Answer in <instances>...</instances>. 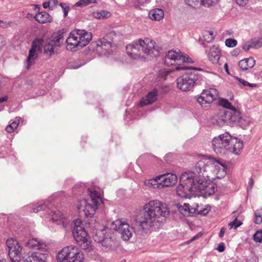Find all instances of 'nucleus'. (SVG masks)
<instances>
[{"label": "nucleus", "mask_w": 262, "mask_h": 262, "mask_svg": "<svg viewBox=\"0 0 262 262\" xmlns=\"http://www.w3.org/2000/svg\"><path fill=\"white\" fill-rule=\"evenodd\" d=\"M253 240L259 243H262V230L257 231L253 235Z\"/></svg>", "instance_id": "37998d69"}, {"label": "nucleus", "mask_w": 262, "mask_h": 262, "mask_svg": "<svg viewBox=\"0 0 262 262\" xmlns=\"http://www.w3.org/2000/svg\"><path fill=\"white\" fill-rule=\"evenodd\" d=\"M247 86H249L250 87L254 88V87H256V84H255V83H250L249 82V84H247Z\"/></svg>", "instance_id": "338daca9"}, {"label": "nucleus", "mask_w": 262, "mask_h": 262, "mask_svg": "<svg viewBox=\"0 0 262 262\" xmlns=\"http://www.w3.org/2000/svg\"><path fill=\"white\" fill-rule=\"evenodd\" d=\"M58 262H83V252L78 247L73 245L63 248L57 255Z\"/></svg>", "instance_id": "1a4fd4ad"}, {"label": "nucleus", "mask_w": 262, "mask_h": 262, "mask_svg": "<svg viewBox=\"0 0 262 262\" xmlns=\"http://www.w3.org/2000/svg\"><path fill=\"white\" fill-rule=\"evenodd\" d=\"M47 254L39 252H34L25 259V262H47Z\"/></svg>", "instance_id": "b1692460"}, {"label": "nucleus", "mask_w": 262, "mask_h": 262, "mask_svg": "<svg viewBox=\"0 0 262 262\" xmlns=\"http://www.w3.org/2000/svg\"><path fill=\"white\" fill-rule=\"evenodd\" d=\"M216 249L219 251V252H223L224 250H225V247H224V245L223 243H221L220 244Z\"/></svg>", "instance_id": "864d4df0"}, {"label": "nucleus", "mask_w": 262, "mask_h": 262, "mask_svg": "<svg viewBox=\"0 0 262 262\" xmlns=\"http://www.w3.org/2000/svg\"><path fill=\"white\" fill-rule=\"evenodd\" d=\"M7 100H8L7 96H5L4 97H2L0 98V103L4 102V101H7Z\"/></svg>", "instance_id": "680f3d73"}, {"label": "nucleus", "mask_w": 262, "mask_h": 262, "mask_svg": "<svg viewBox=\"0 0 262 262\" xmlns=\"http://www.w3.org/2000/svg\"><path fill=\"white\" fill-rule=\"evenodd\" d=\"M158 91L155 89L149 92L146 97L143 98L140 102L141 106L151 104L157 100Z\"/></svg>", "instance_id": "5701e85b"}, {"label": "nucleus", "mask_w": 262, "mask_h": 262, "mask_svg": "<svg viewBox=\"0 0 262 262\" xmlns=\"http://www.w3.org/2000/svg\"><path fill=\"white\" fill-rule=\"evenodd\" d=\"M5 45V42L4 40V38L0 36V49L3 47Z\"/></svg>", "instance_id": "4d7b16f0"}, {"label": "nucleus", "mask_w": 262, "mask_h": 262, "mask_svg": "<svg viewBox=\"0 0 262 262\" xmlns=\"http://www.w3.org/2000/svg\"><path fill=\"white\" fill-rule=\"evenodd\" d=\"M73 234L76 243L80 247L87 251L92 249L90 237L85 231L83 223L80 219H76L74 221Z\"/></svg>", "instance_id": "6e6552de"}, {"label": "nucleus", "mask_w": 262, "mask_h": 262, "mask_svg": "<svg viewBox=\"0 0 262 262\" xmlns=\"http://www.w3.org/2000/svg\"><path fill=\"white\" fill-rule=\"evenodd\" d=\"M93 16L97 19H104L111 16V14L110 12L105 10L100 11H95L93 13Z\"/></svg>", "instance_id": "473e14b6"}, {"label": "nucleus", "mask_w": 262, "mask_h": 262, "mask_svg": "<svg viewBox=\"0 0 262 262\" xmlns=\"http://www.w3.org/2000/svg\"><path fill=\"white\" fill-rule=\"evenodd\" d=\"M254 222L256 224H260L262 223V212L256 211L254 213Z\"/></svg>", "instance_id": "a18cd8bd"}, {"label": "nucleus", "mask_w": 262, "mask_h": 262, "mask_svg": "<svg viewBox=\"0 0 262 262\" xmlns=\"http://www.w3.org/2000/svg\"><path fill=\"white\" fill-rule=\"evenodd\" d=\"M157 179H160L162 188L171 186L174 185L178 180V177L175 174L169 173L158 176Z\"/></svg>", "instance_id": "412c9836"}, {"label": "nucleus", "mask_w": 262, "mask_h": 262, "mask_svg": "<svg viewBox=\"0 0 262 262\" xmlns=\"http://www.w3.org/2000/svg\"><path fill=\"white\" fill-rule=\"evenodd\" d=\"M202 0H185L186 4L192 7H198L202 5Z\"/></svg>", "instance_id": "4c0bfd02"}, {"label": "nucleus", "mask_w": 262, "mask_h": 262, "mask_svg": "<svg viewBox=\"0 0 262 262\" xmlns=\"http://www.w3.org/2000/svg\"><path fill=\"white\" fill-rule=\"evenodd\" d=\"M10 25V23L0 20V27L3 28H6Z\"/></svg>", "instance_id": "5fc2aeb1"}, {"label": "nucleus", "mask_w": 262, "mask_h": 262, "mask_svg": "<svg viewBox=\"0 0 262 262\" xmlns=\"http://www.w3.org/2000/svg\"><path fill=\"white\" fill-rule=\"evenodd\" d=\"M251 48H252V46L250 40L245 42L243 46V49L245 51H248Z\"/></svg>", "instance_id": "09e8293b"}, {"label": "nucleus", "mask_w": 262, "mask_h": 262, "mask_svg": "<svg viewBox=\"0 0 262 262\" xmlns=\"http://www.w3.org/2000/svg\"><path fill=\"white\" fill-rule=\"evenodd\" d=\"M92 38L90 32L84 30L75 29L72 31L66 40L67 49L75 51L86 46Z\"/></svg>", "instance_id": "39448f33"}, {"label": "nucleus", "mask_w": 262, "mask_h": 262, "mask_svg": "<svg viewBox=\"0 0 262 262\" xmlns=\"http://www.w3.org/2000/svg\"><path fill=\"white\" fill-rule=\"evenodd\" d=\"M225 232V228L224 227H222L221 229V230H220V232L219 233V237L220 238H222L224 235Z\"/></svg>", "instance_id": "6e6d98bb"}, {"label": "nucleus", "mask_w": 262, "mask_h": 262, "mask_svg": "<svg viewBox=\"0 0 262 262\" xmlns=\"http://www.w3.org/2000/svg\"><path fill=\"white\" fill-rule=\"evenodd\" d=\"M144 184L145 186L151 188L156 189L162 188L160 179H157V177L153 179L145 180L144 181Z\"/></svg>", "instance_id": "c756f323"}, {"label": "nucleus", "mask_w": 262, "mask_h": 262, "mask_svg": "<svg viewBox=\"0 0 262 262\" xmlns=\"http://www.w3.org/2000/svg\"><path fill=\"white\" fill-rule=\"evenodd\" d=\"M106 230H97L93 231V238L94 241L97 243H100L102 242L105 237Z\"/></svg>", "instance_id": "c85d7f7f"}, {"label": "nucleus", "mask_w": 262, "mask_h": 262, "mask_svg": "<svg viewBox=\"0 0 262 262\" xmlns=\"http://www.w3.org/2000/svg\"><path fill=\"white\" fill-rule=\"evenodd\" d=\"M242 224L243 223L241 221H239L237 219V218H235L233 221L230 222L228 225L230 229H236L241 225H242Z\"/></svg>", "instance_id": "79ce46f5"}, {"label": "nucleus", "mask_w": 262, "mask_h": 262, "mask_svg": "<svg viewBox=\"0 0 262 262\" xmlns=\"http://www.w3.org/2000/svg\"><path fill=\"white\" fill-rule=\"evenodd\" d=\"M50 5V9L52 10L55 7H56L58 3L57 0H50L49 1Z\"/></svg>", "instance_id": "8fccbe9b"}, {"label": "nucleus", "mask_w": 262, "mask_h": 262, "mask_svg": "<svg viewBox=\"0 0 262 262\" xmlns=\"http://www.w3.org/2000/svg\"><path fill=\"white\" fill-rule=\"evenodd\" d=\"M165 63L167 66H177L176 67V70H194L195 71H202V69L200 68H194L192 67H185L178 66L181 63H192L193 61L188 55L182 52L180 50H171L169 51L165 57Z\"/></svg>", "instance_id": "423d86ee"}, {"label": "nucleus", "mask_w": 262, "mask_h": 262, "mask_svg": "<svg viewBox=\"0 0 262 262\" xmlns=\"http://www.w3.org/2000/svg\"><path fill=\"white\" fill-rule=\"evenodd\" d=\"M211 158H203L198 162L194 168L193 174L194 182L196 179H204L210 178Z\"/></svg>", "instance_id": "4468645a"}, {"label": "nucleus", "mask_w": 262, "mask_h": 262, "mask_svg": "<svg viewBox=\"0 0 262 262\" xmlns=\"http://www.w3.org/2000/svg\"><path fill=\"white\" fill-rule=\"evenodd\" d=\"M114 229L121 235L123 241H128L133 236L135 233V229L133 226L130 225L123 219H118L114 222Z\"/></svg>", "instance_id": "2eb2a0df"}, {"label": "nucleus", "mask_w": 262, "mask_h": 262, "mask_svg": "<svg viewBox=\"0 0 262 262\" xmlns=\"http://www.w3.org/2000/svg\"><path fill=\"white\" fill-rule=\"evenodd\" d=\"M143 212V215L137 219L136 222L143 230H146L157 223L165 221L169 214V209L166 203L153 200L145 204Z\"/></svg>", "instance_id": "f257e3e1"}, {"label": "nucleus", "mask_w": 262, "mask_h": 262, "mask_svg": "<svg viewBox=\"0 0 262 262\" xmlns=\"http://www.w3.org/2000/svg\"><path fill=\"white\" fill-rule=\"evenodd\" d=\"M127 54L133 59H137L141 56H146L149 59L160 55L156 42L148 38L139 39L126 47Z\"/></svg>", "instance_id": "7ed1b4c3"}, {"label": "nucleus", "mask_w": 262, "mask_h": 262, "mask_svg": "<svg viewBox=\"0 0 262 262\" xmlns=\"http://www.w3.org/2000/svg\"><path fill=\"white\" fill-rule=\"evenodd\" d=\"M179 210L181 213L184 215H187L190 213L189 210V205L186 203H184L183 205H181L179 207Z\"/></svg>", "instance_id": "ea45409f"}, {"label": "nucleus", "mask_w": 262, "mask_h": 262, "mask_svg": "<svg viewBox=\"0 0 262 262\" xmlns=\"http://www.w3.org/2000/svg\"><path fill=\"white\" fill-rule=\"evenodd\" d=\"M236 79L239 81L240 83H241L244 86H247V84H249V82L245 81L244 79H242L241 78H239L238 77L236 78Z\"/></svg>", "instance_id": "603ef678"}, {"label": "nucleus", "mask_w": 262, "mask_h": 262, "mask_svg": "<svg viewBox=\"0 0 262 262\" xmlns=\"http://www.w3.org/2000/svg\"><path fill=\"white\" fill-rule=\"evenodd\" d=\"M199 79V75L193 71H187L177 79V87L183 92L191 90Z\"/></svg>", "instance_id": "f8f14e48"}, {"label": "nucleus", "mask_w": 262, "mask_h": 262, "mask_svg": "<svg viewBox=\"0 0 262 262\" xmlns=\"http://www.w3.org/2000/svg\"><path fill=\"white\" fill-rule=\"evenodd\" d=\"M211 164L210 174L211 179H221L226 176L227 165L225 162L211 158Z\"/></svg>", "instance_id": "dca6fc26"}, {"label": "nucleus", "mask_w": 262, "mask_h": 262, "mask_svg": "<svg viewBox=\"0 0 262 262\" xmlns=\"http://www.w3.org/2000/svg\"><path fill=\"white\" fill-rule=\"evenodd\" d=\"M82 65V64H79V65H71V69H78L79 68H80L81 66Z\"/></svg>", "instance_id": "e2e57ef3"}, {"label": "nucleus", "mask_w": 262, "mask_h": 262, "mask_svg": "<svg viewBox=\"0 0 262 262\" xmlns=\"http://www.w3.org/2000/svg\"><path fill=\"white\" fill-rule=\"evenodd\" d=\"M33 17V15L30 14V13H28L27 14V17L30 18H32Z\"/></svg>", "instance_id": "774afa93"}, {"label": "nucleus", "mask_w": 262, "mask_h": 262, "mask_svg": "<svg viewBox=\"0 0 262 262\" xmlns=\"http://www.w3.org/2000/svg\"><path fill=\"white\" fill-rule=\"evenodd\" d=\"M164 15V12L161 9H152L148 13L149 18L152 20L159 21L163 18Z\"/></svg>", "instance_id": "bb28decb"}, {"label": "nucleus", "mask_w": 262, "mask_h": 262, "mask_svg": "<svg viewBox=\"0 0 262 262\" xmlns=\"http://www.w3.org/2000/svg\"><path fill=\"white\" fill-rule=\"evenodd\" d=\"M212 148L217 154H225L228 152L239 155L243 148V141L232 137L228 132L214 137L211 142Z\"/></svg>", "instance_id": "f03ea898"}, {"label": "nucleus", "mask_w": 262, "mask_h": 262, "mask_svg": "<svg viewBox=\"0 0 262 262\" xmlns=\"http://www.w3.org/2000/svg\"><path fill=\"white\" fill-rule=\"evenodd\" d=\"M254 184V181L252 178H250L249 181V185L250 187V189H251Z\"/></svg>", "instance_id": "13d9d810"}, {"label": "nucleus", "mask_w": 262, "mask_h": 262, "mask_svg": "<svg viewBox=\"0 0 262 262\" xmlns=\"http://www.w3.org/2000/svg\"><path fill=\"white\" fill-rule=\"evenodd\" d=\"M95 2V0H79L75 4L74 6L75 7H83Z\"/></svg>", "instance_id": "a19ab883"}, {"label": "nucleus", "mask_w": 262, "mask_h": 262, "mask_svg": "<svg viewBox=\"0 0 262 262\" xmlns=\"http://www.w3.org/2000/svg\"><path fill=\"white\" fill-rule=\"evenodd\" d=\"M238 118L236 120L235 123H238V124L243 129L247 128V127L252 123L251 118L246 116H242L239 111Z\"/></svg>", "instance_id": "a878e982"}, {"label": "nucleus", "mask_w": 262, "mask_h": 262, "mask_svg": "<svg viewBox=\"0 0 262 262\" xmlns=\"http://www.w3.org/2000/svg\"><path fill=\"white\" fill-rule=\"evenodd\" d=\"M42 243L38 238H32L26 243V246L31 248L39 249L41 247Z\"/></svg>", "instance_id": "7c9ffc66"}, {"label": "nucleus", "mask_w": 262, "mask_h": 262, "mask_svg": "<svg viewBox=\"0 0 262 262\" xmlns=\"http://www.w3.org/2000/svg\"><path fill=\"white\" fill-rule=\"evenodd\" d=\"M224 69L226 72V73L228 74H229V70H228V64L227 63H226L225 64H224Z\"/></svg>", "instance_id": "0e129e2a"}, {"label": "nucleus", "mask_w": 262, "mask_h": 262, "mask_svg": "<svg viewBox=\"0 0 262 262\" xmlns=\"http://www.w3.org/2000/svg\"><path fill=\"white\" fill-rule=\"evenodd\" d=\"M220 104L224 108L220 110L213 117L216 125L220 126L230 125L235 123L238 118L239 111L233 106L228 100L222 99Z\"/></svg>", "instance_id": "20e7f679"}, {"label": "nucleus", "mask_w": 262, "mask_h": 262, "mask_svg": "<svg viewBox=\"0 0 262 262\" xmlns=\"http://www.w3.org/2000/svg\"><path fill=\"white\" fill-rule=\"evenodd\" d=\"M236 3L241 6H245L248 2V0H235Z\"/></svg>", "instance_id": "3c124183"}, {"label": "nucleus", "mask_w": 262, "mask_h": 262, "mask_svg": "<svg viewBox=\"0 0 262 262\" xmlns=\"http://www.w3.org/2000/svg\"><path fill=\"white\" fill-rule=\"evenodd\" d=\"M6 245L9 249V256L12 262H19L20 254L23 248L13 238L8 239Z\"/></svg>", "instance_id": "a211bd4d"}, {"label": "nucleus", "mask_w": 262, "mask_h": 262, "mask_svg": "<svg viewBox=\"0 0 262 262\" xmlns=\"http://www.w3.org/2000/svg\"><path fill=\"white\" fill-rule=\"evenodd\" d=\"M150 0H138V2L141 4L148 3Z\"/></svg>", "instance_id": "69168bd1"}, {"label": "nucleus", "mask_w": 262, "mask_h": 262, "mask_svg": "<svg viewBox=\"0 0 262 262\" xmlns=\"http://www.w3.org/2000/svg\"><path fill=\"white\" fill-rule=\"evenodd\" d=\"M42 7L45 8V9H46L47 8H49L50 9V5H49V1L47 2H44L43 4H42Z\"/></svg>", "instance_id": "052dcab7"}, {"label": "nucleus", "mask_w": 262, "mask_h": 262, "mask_svg": "<svg viewBox=\"0 0 262 262\" xmlns=\"http://www.w3.org/2000/svg\"><path fill=\"white\" fill-rule=\"evenodd\" d=\"M255 64V61L254 58L250 57L240 60L238 66L243 71H245L252 68Z\"/></svg>", "instance_id": "393cba45"}, {"label": "nucleus", "mask_w": 262, "mask_h": 262, "mask_svg": "<svg viewBox=\"0 0 262 262\" xmlns=\"http://www.w3.org/2000/svg\"><path fill=\"white\" fill-rule=\"evenodd\" d=\"M102 246L105 248L106 249H110L112 248L114 242L111 237H105L104 239L100 243Z\"/></svg>", "instance_id": "c9c22d12"}, {"label": "nucleus", "mask_w": 262, "mask_h": 262, "mask_svg": "<svg viewBox=\"0 0 262 262\" xmlns=\"http://www.w3.org/2000/svg\"><path fill=\"white\" fill-rule=\"evenodd\" d=\"M97 48H101L104 50H108L111 46V43L106 40L105 38H102L98 40L97 43Z\"/></svg>", "instance_id": "72a5a7b5"}, {"label": "nucleus", "mask_w": 262, "mask_h": 262, "mask_svg": "<svg viewBox=\"0 0 262 262\" xmlns=\"http://www.w3.org/2000/svg\"><path fill=\"white\" fill-rule=\"evenodd\" d=\"M221 56V51L218 46H213L209 50L208 57L209 60L213 64L218 63Z\"/></svg>", "instance_id": "4be33fe9"}, {"label": "nucleus", "mask_w": 262, "mask_h": 262, "mask_svg": "<svg viewBox=\"0 0 262 262\" xmlns=\"http://www.w3.org/2000/svg\"><path fill=\"white\" fill-rule=\"evenodd\" d=\"M225 45L229 48H233L237 44L236 40L232 38H228L225 40Z\"/></svg>", "instance_id": "c03bdc74"}, {"label": "nucleus", "mask_w": 262, "mask_h": 262, "mask_svg": "<svg viewBox=\"0 0 262 262\" xmlns=\"http://www.w3.org/2000/svg\"><path fill=\"white\" fill-rule=\"evenodd\" d=\"M33 212L37 213L40 211H45L51 216L52 220L57 224L61 225L63 228H66L69 224V220L66 217V214L56 208H52V206L46 204V202L38 204L32 208Z\"/></svg>", "instance_id": "9d476101"}, {"label": "nucleus", "mask_w": 262, "mask_h": 262, "mask_svg": "<svg viewBox=\"0 0 262 262\" xmlns=\"http://www.w3.org/2000/svg\"><path fill=\"white\" fill-rule=\"evenodd\" d=\"M42 41L41 39H36L32 42V47L29 51L27 60V68L28 69L34 63L38 56V53L41 52Z\"/></svg>", "instance_id": "6ab92c4d"}, {"label": "nucleus", "mask_w": 262, "mask_h": 262, "mask_svg": "<svg viewBox=\"0 0 262 262\" xmlns=\"http://www.w3.org/2000/svg\"><path fill=\"white\" fill-rule=\"evenodd\" d=\"M64 40L63 32L58 31L53 34L51 39L47 41L44 46L45 53L48 55H52L57 47H60Z\"/></svg>", "instance_id": "f3484780"}, {"label": "nucleus", "mask_w": 262, "mask_h": 262, "mask_svg": "<svg viewBox=\"0 0 262 262\" xmlns=\"http://www.w3.org/2000/svg\"><path fill=\"white\" fill-rule=\"evenodd\" d=\"M211 180L210 178L196 179L195 182V192H200L205 198L213 194L217 191V185Z\"/></svg>", "instance_id": "ddd939ff"}, {"label": "nucleus", "mask_w": 262, "mask_h": 262, "mask_svg": "<svg viewBox=\"0 0 262 262\" xmlns=\"http://www.w3.org/2000/svg\"><path fill=\"white\" fill-rule=\"evenodd\" d=\"M214 38L213 32L212 31H205L203 34V39L207 42H210Z\"/></svg>", "instance_id": "f704fd0d"}, {"label": "nucleus", "mask_w": 262, "mask_h": 262, "mask_svg": "<svg viewBox=\"0 0 262 262\" xmlns=\"http://www.w3.org/2000/svg\"><path fill=\"white\" fill-rule=\"evenodd\" d=\"M20 118L16 117L9 125H7L6 130L9 133H13L18 127Z\"/></svg>", "instance_id": "2f4dec72"}, {"label": "nucleus", "mask_w": 262, "mask_h": 262, "mask_svg": "<svg viewBox=\"0 0 262 262\" xmlns=\"http://www.w3.org/2000/svg\"><path fill=\"white\" fill-rule=\"evenodd\" d=\"M34 18L37 21L41 24L49 23L52 20L51 16L45 11L38 13L34 16Z\"/></svg>", "instance_id": "cd10ccee"}, {"label": "nucleus", "mask_w": 262, "mask_h": 262, "mask_svg": "<svg viewBox=\"0 0 262 262\" xmlns=\"http://www.w3.org/2000/svg\"><path fill=\"white\" fill-rule=\"evenodd\" d=\"M252 48L258 49L262 46V39L261 38H253L250 40Z\"/></svg>", "instance_id": "e433bc0d"}, {"label": "nucleus", "mask_w": 262, "mask_h": 262, "mask_svg": "<svg viewBox=\"0 0 262 262\" xmlns=\"http://www.w3.org/2000/svg\"><path fill=\"white\" fill-rule=\"evenodd\" d=\"M60 6H61V7L62 8V9L63 10V11L64 13L63 16L65 17L68 15V12L69 10V8L66 4H63V3H60Z\"/></svg>", "instance_id": "de8ad7c7"}, {"label": "nucleus", "mask_w": 262, "mask_h": 262, "mask_svg": "<svg viewBox=\"0 0 262 262\" xmlns=\"http://www.w3.org/2000/svg\"><path fill=\"white\" fill-rule=\"evenodd\" d=\"M90 198L78 202L77 208L79 211H83L87 217H92L101 202V194L96 190L89 191Z\"/></svg>", "instance_id": "0eeeda50"}, {"label": "nucleus", "mask_w": 262, "mask_h": 262, "mask_svg": "<svg viewBox=\"0 0 262 262\" xmlns=\"http://www.w3.org/2000/svg\"><path fill=\"white\" fill-rule=\"evenodd\" d=\"M63 196H64V193L62 192H58L54 193L51 197L49 198L50 200H58L60 198H61Z\"/></svg>", "instance_id": "49530a36"}, {"label": "nucleus", "mask_w": 262, "mask_h": 262, "mask_svg": "<svg viewBox=\"0 0 262 262\" xmlns=\"http://www.w3.org/2000/svg\"><path fill=\"white\" fill-rule=\"evenodd\" d=\"M218 96V91L215 89L204 90L201 95L198 96L197 101L200 105H203L206 103H211L213 100L216 99Z\"/></svg>", "instance_id": "aec40b11"}, {"label": "nucleus", "mask_w": 262, "mask_h": 262, "mask_svg": "<svg viewBox=\"0 0 262 262\" xmlns=\"http://www.w3.org/2000/svg\"><path fill=\"white\" fill-rule=\"evenodd\" d=\"M219 0H202V5L206 7L214 6L218 4Z\"/></svg>", "instance_id": "58836bf2"}, {"label": "nucleus", "mask_w": 262, "mask_h": 262, "mask_svg": "<svg viewBox=\"0 0 262 262\" xmlns=\"http://www.w3.org/2000/svg\"><path fill=\"white\" fill-rule=\"evenodd\" d=\"M200 236V234H196V235L193 236V237L190 239L189 240L188 243H190L192 242H193V241L195 240L196 239L198 238Z\"/></svg>", "instance_id": "bf43d9fd"}, {"label": "nucleus", "mask_w": 262, "mask_h": 262, "mask_svg": "<svg viewBox=\"0 0 262 262\" xmlns=\"http://www.w3.org/2000/svg\"><path fill=\"white\" fill-rule=\"evenodd\" d=\"M195 182L192 173L185 172L180 178V184L177 188V194L184 198H189L191 192H195Z\"/></svg>", "instance_id": "9b49d317"}]
</instances>
